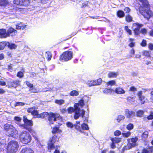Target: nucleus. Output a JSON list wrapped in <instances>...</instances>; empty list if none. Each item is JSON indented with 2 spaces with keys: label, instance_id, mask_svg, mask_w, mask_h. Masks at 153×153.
<instances>
[{
  "label": "nucleus",
  "instance_id": "60",
  "mask_svg": "<svg viewBox=\"0 0 153 153\" xmlns=\"http://www.w3.org/2000/svg\"><path fill=\"white\" fill-rule=\"evenodd\" d=\"M147 30L144 28L141 29L140 31V33H141L143 34H146L147 33Z\"/></svg>",
  "mask_w": 153,
  "mask_h": 153
},
{
  "label": "nucleus",
  "instance_id": "37",
  "mask_svg": "<svg viewBox=\"0 0 153 153\" xmlns=\"http://www.w3.org/2000/svg\"><path fill=\"white\" fill-rule=\"evenodd\" d=\"M126 21L127 22H130L132 21V18L129 15H128L126 17Z\"/></svg>",
  "mask_w": 153,
  "mask_h": 153
},
{
  "label": "nucleus",
  "instance_id": "1",
  "mask_svg": "<svg viewBox=\"0 0 153 153\" xmlns=\"http://www.w3.org/2000/svg\"><path fill=\"white\" fill-rule=\"evenodd\" d=\"M142 6H140L139 8L140 13L144 17L149 20L150 18L153 17V13L149 10H146V8H148L149 5L147 0H139Z\"/></svg>",
  "mask_w": 153,
  "mask_h": 153
},
{
  "label": "nucleus",
  "instance_id": "15",
  "mask_svg": "<svg viewBox=\"0 0 153 153\" xmlns=\"http://www.w3.org/2000/svg\"><path fill=\"white\" fill-rule=\"evenodd\" d=\"M125 112L126 117L128 118H133L135 116V112L129 111L128 109H126L125 110Z\"/></svg>",
  "mask_w": 153,
  "mask_h": 153
},
{
  "label": "nucleus",
  "instance_id": "61",
  "mask_svg": "<svg viewBox=\"0 0 153 153\" xmlns=\"http://www.w3.org/2000/svg\"><path fill=\"white\" fill-rule=\"evenodd\" d=\"M25 105V103L23 102H16L15 106H23Z\"/></svg>",
  "mask_w": 153,
  "mask_h": 153
},
{
  "label": "nucleus",
  "instance_id": "40",
  "mask_svg": "<svg viewBox=\"0 0 153 153\" xmlns=\"http://www.w3.org/2000/svg\"><path fill=\"white\" fill-rule=\"evenodd\" d=\"M127 100L128 101L130 102L131 103L134 102L135 101L134 98L132 97H128L127 98Z\"/></svg>",
  "mask_w": 153,
  "mask_h": 153
},
{
  "label": "nucleus",
  "instance_id": "39",
  "mask_svg": "<svg viewBox=\"0 0 153 153\" xmlns=\"http://www.w3.org/2000/svg\"><path fill=\"white\" fill-rule=\"evenodd\" d=\"M6 46H7V42H0V50L4 49Z\"/></svg>",
  "mask_w": 153,
  "mask_h": 153
},
{
  "label": "nucleus",
  "instance_id": "63",
  "mask_svg": "<svg viewBox=\"0 0 153 153\" xmlns=\"http://www.w3.org/2000/svg\"><path fill=\"white\" fill-rule=\"evenodd\" d=\"M31 114L33 115L36 116L37 117L38 115L39 114H38V111L37 110H36L35 109Z\"/></svg>",
  "mask_w": 153,
  "mask_h": 153
},
{
  "label": "nucleus",
  "instance_id": "57",
  "mask_svg": "<svg viewBox=\"0 0 153 153\" xmlns=\"http://www.w3.org/2000/svg\"><path fill=\"white\" fill-rule=\"evenodd\" d=\"M14 119L15 121L18 122H20L22 120L21 118L20 117L16 116L15 117Z\"/></svg>",
  "mask_w": 153,
  "mask_h": 153
},
{
  "label": "nucleus",
  "instance_id": "17",
  "mask_svg": "<svg viewBox=\"0 0 153 153\" xmlns=\"http://www.w3.org/2000/svg\"><path fill=\"white\" fill-rule=\"evenodd\" d=\"M0 36L1 38H6L7 37L6 29H0Z\"/></svg>",
  "mask_w": 153,
  "mask_h": 153
},
{
  "label": "nucleus",
  "instance_id": "56",
  "mask_svg": "<svg viewBox=\"0 0 153 153\" xmlns=\"http://www.w3.org/2000/svg\"><path fill=\"white\" fill-rule=\"evenodd\" d=\"M143 54L145 56H149L150 55V53L148 51H144L143 52Z\"/></svg>",
  "mask_w": 153,
  "mask_h": 153
},
{
  "label": "nucleus",
  "instance_id": "49",
  "mask_svg": "<svg viewBox=\"0 0 153 153\" xmlns=\"http://www.w3.org/2000/svg\"><path fill=\"white\" fill-rule=\"evenodd\" d=\"M68 111L69 113H71L73 112H75V108L73 107H70L68 109Z\"/></svg>",
  "mask_w": 153,
  "mask_h": 153
},
{
  "label": "nucleus",
  "instance_id": "25",
  "mask_svg": "<svg viewBox=\"0 0 153 153\" xmlns=\"http://www.w3.org/2000/svg\"><path fill=\"white\" fill-rule=\"evenodd\" d=\"M143 119L144 120H146V119L149 120L153 119V111H150V115L146 117H144Z\"/></svg>",
  "mask_w": 153,
  "mask_h": 153
},
{
  "label": "nucleus",
  "instance_id": "51",
  "mask_svg": "<svg viewBox=\"0 0 153 153\" xmlns=\"http://www.w3.org/2000/svg\"><path fill=\"white\" fill-rule=\"evenodd\" d=\"M36 109V108L35 107L30 108L27 109V111L28 113H31L32 114Z\"/></svg>",
  "mask_w": 153,
  "mask_h": 153
},
{
  "label": "nucleus",
  "instance_id": "23",
  "mask_svg": "<svg viewBox=\"0 0 153 153\" xmlns=\"http://www.w3.org/2000/svg\"><path fill=\"white\" fill-rule=\"evenodd\" d=\"M7 46L10 49H15L17 47L15 44L9 42H7Z\"/></svg>",
  "mask_w": 153,
  "mask_h": 153
},
{
  "label": "nucleus",
  "instance_id": "27",
  "mask_svg": "<svg viewBox=\"0 0 153 153\" xmlns=\"http://www.w3.org/2000/svg\"><path fill=\"white\" fill-rule=\"evenodd\" d=\"M103 92L105 94H111L114 92V91L111 88H105L103 91Z\"/></svg>",
  "mask_w": 153,
  "mask_h": 153
},
{
  "label": "nucleus",
  "instance_id": "59",
  "mask_svg": "<svg viewBox=\"0 0 153 153\" xmlns=\"http://www.w3.org/2000/svg\"><path fill=\"white\" fill-rule=\"evenodd\" d=\"M121 140L120 138H115L112 141H113V142L115 143H119L120 141Z\"/></svg>",
  "mask_w": 153,
  "mask_h": 153
},
{
  "label": "nucleus",
  "instance_id": "35",
  "mask_svg": "<svg viewBox=\"0 0 153 153\" xmlns=\"http://www.w3.org/2000/svg\"><path fill=\"white\" fill-rule=\"evenodd\" d=\"M55 102L57 104L61 105L64 103L65 101L63 100H55Z\"/></svg>",
  "mask_w": 153,
  "mask_h": 153
},
{
  "label": "nucleus",
  "instance_id": "44",
  "mask_svg": "<svg viewBox=\"0 0 153 153\" xmlns=\"http://www.w3.org/2000/svg\"><path fill=\"white\" fill-rule=\"evenodd\" d=\"M134 128L133 124L132 123H129L127 125L126 128L128 130H131L132 129Z\"/></svg>",
  "mask_w": 153,
  "mask_h": 153
},
{
  "label": "nucleus",
  "instance_id": "18",
  "mask_svg": "<svg viewBox=\"0 0 153 153\" xmlns=\"http://www.w3.org/2000/svg\"><path fill=\"white\" fill-rule=\"evenodd\" d=\"M26 27V25L23 23L20 22L17 23L16 25V29L17 30H23Z\"/></svg>",
  "mask_w": 153,
  "mask_h": 153
},
{
  "label": "nucleus",
  "instance_id": "7",
  "mask_svg": "<svg viewBox=\"0 0 153 153\" xmlns=\"http://www.w3.org/2000/svg\"><path fill=\"white\" fill-rule=\"evenodd\" d=\"M138 140V138L137 137H133L128 139L127 145L124 147V150H128L135 146L137 145V142Z\"/></svg>",
  "mask_w": 153,
  "mask_h": 153
},
{
  "label": "nucleus",
  "instance_id": "2",
  "mask_svg": "<svg viewBox=\"0 0 153 153\" xmlns=\"http://www.w3.org/2000/svg\"><path fill=\"white\" fill-rule=\"evenodd\" d=\"M4 130L6 131V134L9 136L15 138L18 137V131L13 126L9 123L5 124L3 126Z\"/></svg>",
  "mask_w": 153,
  "mask_h": 153
},
{
  "label": "nucleus",
  "instance_id": "11",
  "mask_svg": "<svg viewBox=\"0 0 153 153\" xmlns=\"http://www.w3.org/2000/svg\"><path fill=\"white\" fill-rule=\"evenodd\" d=\"M59 138L56 135H54L49 140L48 143V148L50 150H53L55 148V146L54 145V143L58 140Z\"/></svg>",
  "mask_w": 153,
  "mask_h": 153
},
{
  "label": "nucleus",
  "instance_id": "9",
  "mask_svg": "<svg viewBox=\"0 0 153 153\" xmlns=\"http://www.w3.org/2000/svg\"><path fill=\"white\" fill-rule=\"evenodd\" d=\"M73 56L72 52L71 51H66L60 56V60L63 61H67L71 60Z\"/></svg>",
  "mask_w": 153,
  "mask_h": 153
},
{
  "label": "nucleus",
  "instance_id": "5",
  "mask_svg": "<svg viewBox=\"0 0 153 153\" xmlns=\"http://www.w3.org/2000/svg\"><path fill=\"white\" fill-rule=\"evenodd\" d=\"M18 142L15 140L10 142L7 147V153H16L19 147Z\"/></svg>",
  "mask_w": 153,
  "mask_h": 153
},
{
  "label": "nucleus",
  "instance_id": "41",
  "mask_svg": "<svg viewBox=\"0 0 153 153\" xmlns=\"http://www.w3.org/2000/svg\"><path fill=\"white\" fill-rule=\"evenodd\" d=\"M152 152L151 149H143L142 153H151Z\"/></svg>",
  "mask_w": 153,
  "mask_h": 153
},
{
  "label": "nucleus",
  "instance_id": "45",
  "mask_svg": "<svg viewBox=\"0 0 153 153\" xmlns=\"http://www.w3.org/2000/svg\"><path fill=\"white\" fill-rule=\"evenodd\" d=\"M22 0H14L13 2L14 4L16 5L22 6Z\"/></svg>",
  "mask_w": 153,
  "mask_h": 153
},
{
  "label": "nucleus",
  "instance_id": "29",
  "mask_svg": "<svg viewBox=\"0 0 153 153\" xmlns=\"http://www.w3.org/2000/svg\"><path fill=\"white\" fill-rule=\"evenodd\" d=\"M117 15L119 18H122L124 16L125 14L123 11L120 10L117 12Z\"/></svg>",
  "mask_w": 153,
  "mask_h": 153
},
{
  "label": "nucleus",
  "instance_id": "47",
  "mask_svg": "<svg viewBox=\"0 0 153 153\" xmlns=\"http://www.w3.org/2000/svg\"><path fill=\"white\" fill-rule=\"evenodd\" d=\"M124 28L125 30H126L129 35H131L132 34V32L131 30L128 28L127 26H125Z\"/></svg>",
  "mask_w": 153,
  "mask_h": 153
},
{
  "label": "nucleus",
  "instance_id": "8",
  "mask_svg": "<svg viewBox=\"0 0 153 153\" xmlns=\"http://www.w3.org/2000/svg\"><path fill=\"white\" fill-rule=\"evenodd\" d=\"M23 121L24 124H19V126L22 129H25L27 130H30L33 125L32 121L28 120L25 116L23 117Z\"/></svg>",
  "mask_w": 153,
  "mask_h": 153
},
{
  "label": "nucleus",
  "instance_id": "53",
  "mask_svg": "<svg viewBox=\"0 0 153 153\" xmlns=\"http://www.w3.org/2000/svg\"><path fill=\"white\" fill-rule=\"evenodd\" d=\"M59 146H55V148H54V149H55V150L54 152V153H60L59 152Z\"/></svg>",
  "mask_w": 153,
  "mask_h": 153
},
{
  "label": "nucleus",
  "instance_id": "42",
  "mask_svg": "<svg viewBox=\"0 0 153 153\" xmlns=\"http://www.w3.org/2000/svg\"><path fill=\"white\" fill-rule=\"evenodd\" d=\"M125 118V117L123 115H119L118 116L117 119V121L118 122H120L121 120H123Z\"/></svg>",
  "mask_w": 153,
  "mask_h": 153
},
{
  "label": "nucleus",
  "instance_id": "38",
  "mask_svg": "<svg viewBox=\"0 0 153 153\" xmlns=\"http://www.w3.org/2000/svg\"><path fill=\"white\" fill-rule=\"evenodd\" d=\"M94 80L88 81L87 83V84L89 86H92L95 85L96 83Z\"/></svg>",
  "mask_w": 153,
  "mask_h": 153
},
{
  "label": "nucleus",
  "instance_id": "31",
  "mask_svg": "<svg viewBox=\"0 0 153 153\" xmlns=\"http://www.w3.org/2000/svg\"><path fill=\"white\" fill-rule=\"evenodd\" d=\"M45 56L48 61H50L51 60L52 57L51 53L49 51L46 52L45 53Z\"/></svg>",
  "mask_w": 153,
  "mask_h": 153
},
{
  "label": "nucleus",
  "instance_id": "55",
  "mask_svg": "<svg viewBox=\"0 0 153 153\" xmlns=\"http://www.w3.org/2000/svg\"><path fill=\"white\" fill-rule=\"evenodd\" d=\"M137 88L134 86H132L129 89V91L134 92L137 91Z\"/></svg>",
  "mask_w": 153,
  "mask_h": 153
},
{
  "label": "nucleus",
  "instance_id": "32",
  "mask_svg": "<svg viewBox=\"0 0 153 153\" xmlns=\"http://www.w3.org/2000/svg\"><path fill=\"white\" fill-rule=\"evenodd\" d=\"M8 4L6 0H0V5L2 6H5Z\"/></svg>",
  "mask_w": 153,
  "mask_h": 153
},
{
  "label": "nucleus",
  "instance_id": "58",
  "mask_svg": "<svg viewBox=\"0 0 153 153\" xmlns=\"http://www.w3.org/2000/svg\"><path fill=\"white\" fill-rule=\"evenodd\" d=\"M29 91L31 92L36 93L37 92V89L35 88H31L29 89Z\"/></svg>",
  "mask_w": 153,
  "mask_h": 153
},
{
  "label": "nucleus",
  "instance_id": "26",
  "mask_svg": "<svg viewBox=\"0 0 153 153\" xmlns=\"http://www.w3.org/2000/svg\"><path fill=\"white\" fill-rule=\"evenodd\" d=\"M144 111L143 110H139L136 112V116L137 117H141L143 115Z\"/></svg>",
  "mask_w": 153,
  "mask_h": 153
},
{
  "label": "nucleus",
  "instance_id": "46",
  "mask_svg": "<svg viewBox=\"0 0 153 153\" xmlns=\"http://www.w3.org/2000/svg\"><path fill=\"white\" fill-rule=\"evenodd\" d=\"M28 131L30 133L32 134L33 137L36 138V132L35 131L33 130L32 128H30V130Z\"/></svg>",
  "mask_w": 153,
  "mask_h": 153
},
{
  "label": "nucleus",
  "instance_id": "54",
  "mask_svg": "<svg viewBox=\"0 0 153 153\" xmlns=\"http://www.w3.org/2000/svg\"><path fill=\"white\" fill-rule=\"evenodd\" d=\"M75 125H73L71 123V122H67L66 123V125L67 126L71 128H72L74 126H75Z\"/></svg>",
  "mask_w": 153,
  "mask_h": 153
},
{
  "label": "nucleus",
  "instance_id": "14",
  "mask_svg": "<svg viewBox=\"0 0 153 153\" xmlns=\"http://www.w3.org/2000/svg\"><path fill=\"white\" fill-rule=\"evenodd\" d=\"M89 100V97L87 96H84L82 99L80 100L79 103H77L79 104V106H80L81 107H82L85 104L87 103Z\"/></svg>",
  "mask_w": 153,
  "mask_h": 153
},
{
  "label": "nucleus",
  "instance_id": "64",
  "mask_svg": "<svg viewBox=\"0 0 153 153\" xmlns=\"http://www.w3.org/2000/svg\"><path fill=\"white\" fill-rule=\"evenodd\" d=\"M148 131H145L143 134V138H146L148 137Z\"/></svg>",
  "mask_w": 153,
  "mask_h": 153
},
{
  "label": "nucleus",
  "instance_id": "10",
  "mask_svg": "<svg viewBox=\"0 0 153 153\" xmlns=\"http://www.w3.org/2000/svg\"><path fill=\"white\" fill-rule=\"evenodd\" d=\"M75 128L76 129L80 131L82 133H84L86 136L88 135V133L87 132H85L84 131L85 130H88L89 129V127L87 124L83 123L81 126L80 127L79 125H75Z\"/></svg>",
  "mask_w": 153,
  "mask_h": 153
},
{
  "label": "nucleus",
  "instance_id": "34",
  "mask_svg": "<svg viewBox=\"0 0 153 153\" xmlns=\"http://www.w3.org/2000/svg\"><path fill=\"white\" fill-rule=\"evenodd\" d=\"M70 95L72 96H76L79 95V92L73 90L71 92Z\"/></svg>",
  "mask_w": 153,
  "mask_h": 153
},
{
  "label": "nucleus",
  "instance_id": "19",
  "mask_svg": "<svg viewBox=\"0 0 153 153\" xmlns=\"http://www.w3.org/2000/svg\"><path fill=\"white\" fill-rule=\"evenodd\" d=\"M114 91L117 94H124L125 93V91L122 88L120 87L117 88Z\"/></svg>",
  "mask_w": 153,
  "mask_h": 153
},
{
  "label": "nucleus",
  "instance_id": "3",
  "mask_svg": "<svg viewBox=\"0 0 153 153\" xmlns=\"http://www.w3.org/2000/svg\"><path fill=\"white\" fill-rule=\"evenodd\" d=\"M48 120L50 124H53L54 122H56L59 125L62 124V119L59 114L52 112L48 113Z\"/></svg>",
  "mask_w": 153,
  "mask_h": 153
},
{
  "label": "nucleus",
  "instance_id": "30",
  "mask_svg": "<svg viewBox=\"0 0 153 153\" xmlns=\"http://www.w3.org/2000/svg\"><path fill=\"white\" fill-rule=\"evenodd\" d=\"M48 115V113L47 112H45L39 114L38 115V117L44 118Z\"/></svg>",
  "mask_w": 153,
  "mask_h": 153
},
{
  "label": "nucleus",
  "instance_id": "33",
  "mask_svg": "<svg viewBox=\"0 0 153 153\" xmlns=\"http://www.w3.org/2000/svg\"><path fill=\"white\" fill-rule=\"evenodd\" d=\"M115 84L116 82L115 80H111L110 81L106 83L107 85L108 86L110 85L111 86L115 85Z\"/></svg>",
  "mask_w": 153,
  "mask_h": 153
},
{
  "label": "nucleus",
  "instance_id": "36",
  "mask_svg": "<svg viewBox=\"0 0 153 153\" xmlns=\"http://www.w3.org/2000/svg\"><path fill=\"white\" fill-rule=\"evenodd\" d=\"M135 51L133 48L131 49L130 52V54L128 55L127 57L128 58H130L133 57V55L134 54Z\"/></svg>",
  "mask_w": 153,
  "mask_h": 153
},
{
  "label": "nucleus",
  "instance_id": "24",
  "mask_svg": "<svg viewBox=\"0 0 153 153\" xmlns=\"http://www.w3.org/2000/svg\"><path fill=\"white\" fill-rule=\"evenodd\" d=\"M143 25L139 24L138 23H134L133 25L132 28L133 29H140V28L143 27Z\"/></svg>",
  "mask_w": 153,
  "mask_h": 153
},
{
  "label": "nucleus",
  "instance_id": "12",
  "mask_svg": "<svg viewBox=\"0 0 153 153\" xmlns=\"http://www.w3.org/2000/svg\"><path fill=\"white\" fill-rule=\"evenodd\" d=\"M20 82L19 80H10L7 82V86L8 87L16 88L19 85Z\"/></svg>",
  "mask_w": 153,
  "mask_h": 153
},
{
  "label": "nucleus",
  "instance_id": "48",
  "mask_svg": "<svg viewBox=\"0 0 153 153\" xmlns=\"http://www.w3.org/2000/svg\"><path fill=\"white\" fill-rule=\"evenodd\" d=\"M122 134L123 137H127L130 135L131 133L130 131H127L125 133H123Z\"/></svg>",
  "mask_w": 153,
  "mask_h": 153
},
{
  "label": "nucleus",
  "instance_id": "16",
  "mask_svg": "<svg viewBox=\"0 0 153 153\" xmlns=\"http://www.w3.org/2000/svg\"><path fill=\"white\" fill-rule=\"evenodd\" d=\"M17 33V31L12 27L9 28L7 30V37L10 36H13Z\"/></svg>",
  "mask_w": 153,
  "mask_h": 153
},
{
  "label": "nucleus",
  "instance_id": "21",
  "mask_svg": "<svg viewBox=\"0 0 153 153\" xmlns=\"http://www.w3.org/2000/svg\"><path fill=\"white\" fill-rule=\"evenodd\" d=\"M118 75V74L117 72L110 71L108 74V76L109 78H114L116 77Z\"/></svg>",
  "mask_w": 153,
  "mask_h": 153
},
{
  "label": "nucleus",
  "instance_id": "13",
  "mask_svg": "<svg viewBox=\"0 0 153 153\" xmlns=\"http://www.w3.org/2000/svg\"><path fill=\"white\" fill-rule=\"evenodd\" d=\"M137 95L139 100L142 104H144L146 102V97L143 95V92L141 91H138Z\"/></svg>",
  "mask_w": 153,
  "mask_h": 153
},
{
  "label": "nucleus",
  "instance_id": "4",
  "mask_svg": "<svg viewBox=\"0 0 153 153\" xmlns=\"http://www.w3.org/2000/svg\"><path fill=\"white\" fill-rule=\"evenodd\" d=\"M19 137L20 141L25 144L30 143L32 139L29 133L25 131H23L20 133Z\"/></svg>",
  "mask_w": 153,
  "mask_h": 153
},
{
  "label": "nucleus",
  "instance_id": "52",
  "mask_svg": "<svg viewBox=\"0 0 153 153\" xmlns=\"http://www.w3.org/2000/svg\"><path fill=\"white\" fill-rule=\"evenodd\" d=\"M134 33L135 35H138L140 33V29L135 28L133 29Z\"/></svg>",
  "mask_w": 153,
  "mask_h": 153
},
{
  "label": "nucleus",
  "instance_id": "28",
  "mask_svg": "<svg viewBox=\"0 0 153 153\" xmlns=\"http://www.w3.org/2000/svg\"><path fill=\"white\" fill-rule=\"evenodd\" d=\"M30 3V1L29 0H22V6H28Z\"/></svg>",
  "mask_w": 153,
  "mask_h": 153
},
{
  "label": "nucleus",
  "instance_id": "62",
  "mask_svg": "<svg viewBox=\"0 0 153 153\" xmlns=\"http://www.w3.org/2000/svg\"><path fill=\"white\" fill-rule=\"evenodd\" d=\"M140 44L142 46H146V41L145 40L143 39Z\"/></svg>",
  "mask_w": 153,
  "mask_h": 153
},
{
  "label": "nucleus",
  "instance_id": "22",
  "mask_svg": "<svg viewBox=\"0 0 153 153\" xmlns=\"http://www.w3.org/2000/svg\"><path fill=\"white\" fill-rule=\"evenodd\" d=\"M52 132L53 134L60 133L62 132V131L59 129V127H55L53 128Z\"/></svg>",
  "mask_w": 153,
  "mask_h": 153
},
{
  "label": "nucleus",
  "instance_id": "6",
  "mask_svg": "<svg viewBox=\"0 0 153 153\" xmlns=\"http://www.w3.org/2000/svg\"><path fill=\"white\" fill-rule=\"evenodd\" d=\"M75 107V114L74 118L75 119L79 118V116H81L82 118L84 117L85 111L82 110H80L79 107V104L78 103H75L74 105Z\"/></svg>",
  "mask_w": 153,
  "mask_h": 153
},
{
  "label": "nucleus",
  "instance_id": "20",
  "mask_svg": "<svg viewBox=\"0 0 153 153\" xmlns=\"http://www.w3.org/2000/svg\"><path fill=\"white\" fill-rule=\"evenodd\" d=\"M21 153H33V151L30 148H25L22 150Z\"/></svg>",
  "mask_w": 153,
  "mask_h": 153
},
{
  "label": "nucleus",
  "instance_id": "50",
  "mask_svg": "<svg viewBox=\"0 0 153 153\" xmlns=\"http://www.w3.org/2000/svg\"><path fill=\"white\" fill-rule=\"evenodd\" d=\"M94 81L96 83L95 85H100L102 82V80L101 79L99 78L97 80H94Z\"/></svg>",
  "mask_w": 153,
  "mask_h": 153
},
{
  "label": "nucleus",
  "instance_id": "43",
  "mask_svg": "<svg viewBox=\"0 0 153 153\" xmlns=\"http://www.w3.org/2000/svg\"><path fill=\"white\" fill-rule=\"evenodd\" d=\"M24 70L22 71L18 72L17 74V76L20 78H22L24 76Z\"/></svg>",
  "mask_w": 153,
  "mask_h": 153
}]
</instances>
